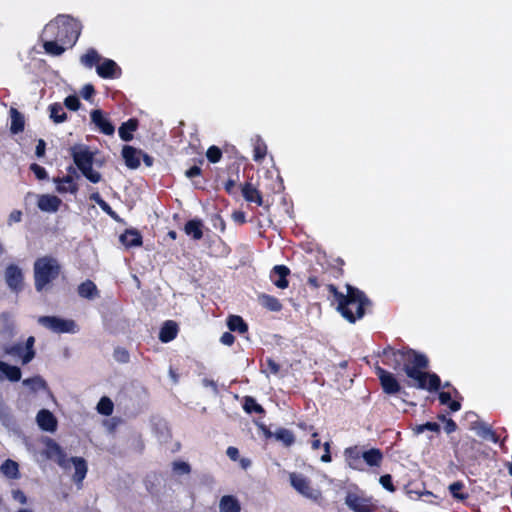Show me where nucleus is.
Here are the masks:
<instances>
[{
	"label": "nucleus",
	"mask_w": 512,
	"mask_h": 512,
	"mask_svg": "<svg viewBox=\"0 0 512 512\" xmlns=\"http://www.w3.org/2000/svg\"><path fill=\"white\" fill-rule=\"evenodd\" d=\"M384 354L394 369L403 368L409 378V385L418 389L433 391L440 386V378L436 374L425 372L428 359L415 351H395L391 348Z\"/></svg>",
	"instance_id": "1"
},
{
	"label": "nucleus",
	"mask_w": 512,
	"mask_h": 512,
	"mask_svg": "<svg viewBox=\"0 0 512 512\" xmlns=\"http://www.w3.org/2000/svg\"><path fill=\"white\" fill-rule=\"evenodd\" d=\"M331 291L334 294L337 309L345 319L353 323L364 316L369 300L363 292L350 285L346 286V294L338 292L333 286H331Z\"/></svg>",
	"instance_id": "2"
},
{
	"label": "nucleus",
	"mask_w": 512,
	"mask_h": 512,
	"mask_svg": "<svg viewBox=\"0 0 512 512\" xmlns=\"http://www.w3.org/2000/svg\"><path fill=\"white\" fill-rule=\"evenodd\" d=\"M44 454L48 459L55 461L65 471H68L71 466H73L74 473L72 475V479L78 488H81L88 470L87 463L84 458H68L64 450L52 439L47 440Z\"/></svg>",
	"instance_id": "3"
},
{
	"label": "nucleus",
	"mask_w": 512,
	"mask_h": 512,
	"mask_svg": "<svg viewBox=\"0 0 512 512\" xmlns=\"http://www.w3.org/2000/svg\"><path fill=\"white\" fill-rule=\"evenodd\" d=\"M80 30L81 26L76 20L66 15H59L45 26L42 39L54 38L62 45L72 47L80 35Z\"/></svg>",
	"instance_id": "4"
},
{
	"label": "nucleus",
	"mask_w": 512,
	"mask_h": 512,
	"mask_svg": "<svg viewBox=\"0 0 512 512\" xmlns=\"http://www.w3.org/2000/svg\"><path fill=\"white\" fill-rule=\"evenodd\" d=\"M70 154L77 168L92 183H99L102 176L93 169L95 152L84 144H76L70 148Z\"/></svg>",
	"instance_id": "5"
},
{
	"label": "nucleus",
	"mask_w": 512,
	"mask_h": 512,
	"mask_svg": "<svg viewBox=\"0 0 512 512\" xmlns=\"http://www.w3.org/2000/svg\"><path fill=\"white\" fill-rule=\"evenodd\" d=\"M60 273V265L52 257H42L34 263L35 288L41 292L46 286L55 280Z\"/></svg>",
	"instance_id": "6"
},
{
	"label": "nucleus",
	"mask_w": 512,
	"mask_h": 512,
	"mask_svg": "<svg viewBox=\"0 0 512 512\" xmlns=\"http://www.w3.org/2000/svg\"><path fill=\"white\" fill-rule=\"evenodd\" d=\"M34 345L35 338L29 336L24 343L17 342L12 345L4 346L3 351L6 355L17 358L22 365H26L30 363L36 355Z\"/></svg>",
	"instance_id": "7"
},
{
	"label": "nucleus",
	"mask_w": 512,
	"mask_h": 512,
	"mask_svg": "<svg viewBox=\"0 0 512 512\" xmlns=\"http://www.w3.org/2000/svg\"><path fill=\"white\" fill-rule=\"evenodd\" d=\"M291 486L307 499L317 501L321 497L320 490L311 485L310 480L303 474L292 472L289 474Z\"/></svg>",
	"instance_id": "8"
},
{
	"label": "nucleus",
	"mask_w": 512,
	"mask_h": 512,
	"mask_svg": "<svg viewBox=\"0 0 512 512\" xmlns=\"http://www.w3.org/2000/svg\"><path fill=\"white\" fill-rule=\"evenodd\" d=\"M38 323L55 333H76L77 325L73 320H66L55 316H41Z\"/></svg>",
	"instance_id": "9"
},
{
	"label": "nucleus",
	"mask_w": 512,
	"mask_h": 512,
	"mask_svg": "<svg viewBox=\"0 0 512 512\" xmlns=\"http://www.w3.org/2000/svg\"><path fill=\"white\" fill-rule=\"evenodd\" d=\"M345 504L353 512H375L376 506L372 500L357 493L349 492L345 497Z\"/></svg>",
	"instance_id": "10"
},
{
	"label": "nucleus",
	"mask_w": 512,
	"mask_h": 512,
	"mask_svg": "<svg viewBox=\"0 0 512 512\" xmlns=\"http://www.w3.org/2000/svg\"><path fill=\"white\" fill-rule=\"evenodd\" d=\"M4 278L7 286L14 292L23 288V273L19 266L10 264L5 269Z\"/></svg>",
	"instance_id": "11"
},
{
	"label": "nucleus",
	"mask_w": 512,
	"mask_h": 512,
	"mask_svg": "<svg viewBox=\"0 0 512 512\" xmlns=\"http://www.w3.org/2000/svg\"><path fill=\"white\" fill-rule=\"evenodd\" d=\"M376 374L381 381L384 392L388 394H395L400 391V385L393 374L381 367L376 368Z\"/></svg>",
	"instance_id": "12"
},
{
	"label": "nucleus",
	"mask_w": 512,
	"mask_h": 512,
	"mask_svg": "<svg viewBox=\"0 0 512 512\" xmlns=\"http://www.w3.org/2000/svg\"><path fill=\"white\" fill-rule=\"evenodd\" d=\"M0 333L6 338H12L17 334L16 321L12 314L8 312L0 314Z\"/></svg>",
	"instance_id": "13"
},
{
	"label": "nucleus",
	"mask_w": 512,
	"mask_h": 512,
	"mask_svg": "<svg viewBox=\"0 0 512 512\" xmlns=\"http://www.w3.org/2000/svg\"><path fill=\"white\" fill-rule=\"evenodd\" d=\"M36 421L38 426L47 432H54L57 428L55 416L47 409H42L37 413Z\"/></svg>",
	"instance_id": "14"
},
{
	"label": "nucleus",
	"mask_w": 512,
	"mask_h": 512,
	"mask_svg": "<svg viewBox=\"0 0 512 512\" xmlns=\"http://www.w3.org/2000/svg\"><path fill=\"white\" fill-rule=\"evenodd\" d=\"M290 270L284 265H276L270 273V279L274 285L280 289L288 287V281L286 277L289 275Z\"/></svg>",
	"instance_id": "15"
},
{
	"label": "nucleus",
	"mask_w": 512,
	"mask_h": 512,
	"mask_svg": "<svg viewBox=\"0 0 512 512\" xmlns=\"http://www.w3.org/2000/svg\"><path fill=\"white\" fill-rule=\"evenodd\" d=\"M96 71L102 78H115L120 74L119 67L111 59H105L101 64L97 65Z\"/></svg>",
	"instance_id": "16"
},
{
	"label": "nucleus",
	"mask_w": 512,
	"mask_h": 512,
	"mask_svg": "<svg viewBox=\"0 0 512 512\" xmlns=\"http://www.w3.org/2000/svg\"><path fill=\"white\" fill-rule=\"evenodd\" d=\"M91 121L106 135H112L115 131L114 126L103 116L101 110L91 112Z\"/></svg>",
	"instance_id": "17"
},
{
	"label": "nucleus",
	"mask_w": 512,
	"mask_h": 512,
	"mask_svg": "<svg viewBox=\"0 0 512 512\" xmlns=\"http://www.w3.org/2000/svg\"><path fill=\"white\" fill-rule=\"evenodd\" d=\"M61 200L54 195L44 194L38 199V208L44 212L53 213L59 209Z\"/></svg>",
	"instance_id": "18"
},
{
	"label": "nucleus",
	"mask_w": 512,
	"mask_h": 512,
	"mask_svg": "<svg viewBox=\"0 0 512 512\" xmlns=\"http://www.w3.org/2000/svg\"><path fill=\"white\" fill-rule=\"evenodd\" d=\"M5 379L11 382L19 381L21 379V370L17 366L0 361V381Z\"/></svg>",
	"instance_id": "19"
},
{
	"label": "nucleus",
	"mask_w": 512,
	"mask_h": 512,
	"mask_svg": "<svg viewBox=\"0 0 512 512\" xmlns=\"http://www.w3.org/2000/svg\"><path fill=\"white\" fill-rule=\"evenodd\" d=\"M142 151L137 150L131 146H124L122 149V156L125 160V164L130 169H136L140 166V157Z\"/></svg>",
	"instance_id": "20"
},
{
	"label": "nucleus",
	"mask_w": 512,
	"mask_h": 512,
	"mask_svg": "<svg viewBox=\"0 0 512 512\" xmlns=\"http://www.w3.org/2000/svg\"><path fill=\"white\" fill-rule=\"evenodd\" d=\"M0 471L8 479L16 480L20 478L19 465L14 460H5L0 466Z\"/></svg>",
	"instance_id": "21"
},
{
	"label": "nucleus",
	"mask_w": 512,
	"mask_h": 512,
	"mask_svg": "<svg viewBox=\"0 0 512 512\" xmlns=\"http://www.w3.org/2000/svg\"><path fill=\"white\" fill-rule=\"evenodd\" d=\"M10 131L12 134H18L24 130V116L16 109H10Z\"/></svg>",
	"instance_id": "22"
},
{
	"label": "nucleus",
	"mask_w": 512,
	"mask_h": 512,
	"mask_svg": "<svg viewBox=\"0 0 512 512\" xmlns=\"http://www.w3.org/2000/svg\"><path fill=\"white\" fill-rule=\"evenodd\" d=\"M78 294L83 298L93 300L99 296V291L92 281L86 280L78 286Z\"/></svg>",
	"instance_id": "23"
},
{
	"label": "nucleus",
	"mask_w": 512,
	"mask_h": 512,
	"mask_svg": "<svg viewBox=\"0 0 512 512\" xmlns=\"http://www.w3.org/2000/svg\"><path fill=\"white\" fill-rule=\"evenodd\" d=\"M54 182L57 184L56 185V190L57 192L59 193H76L78 187L76 185V183L74 182L73 178L71 176H66L64 178H57V179H54Z\"/></svg>",
	"instance_id": "24"
},
{
	"label": "nucleus",
	"mask_w": 512,
	"mask_h": 512,
	"mask_svg": "<svg viewBox=\"0 0 512 512\" xmlns=\"http://www.w3.org/2000/svg\"><path fill=\"white\" fill-rule=\"evenodd\" d=\"M219 510L220 512H240L241 507L235 497L226 495L220 499Z\"/></svg>",
	"instance_id": "25"
},
{
	"label": "nucleus",
	"mask_w": 512,
	"mask_h": 512,
	"mask_svg": "<svg viewBox=\"0 0 512 512\" xmlns=\"http://www.w3.org/2000/svg\"><path fill=\"white\" fill-rule=\"evenodd\" d=\"M472 429L476 432L478 436L485 440L492 441L496 443L498 441V438L496 434L492 431V429L482 422H476Z\"/></svg>",
	"instance_id": "26"
},
{
	"label": "nucleus",
	"mask_w": 512,
	"mask_h": 512,
	"mask_svg": "<svg viewBox=\"0 0 512 512\" xmlns=\"http://www.w3.org/2000/svg\"><path fill=\"white\" fill-rule=\"evenodd\" d=\"M177 335V325L173 321H167L160 330L159 338L167 343L173 340Z\"/></svg>",
	"instance_id": "27"
},
{
	"label": "nucleus",
	"mask_w": 512,
	"mask_h": 512,
	"mask_svg": "<svg viewBox=\"0 0 512 512\" xmlns=\"http://www.w3.org/2000/svg\"><path fill=\"white\" fill-rule=\"evenodd\" d=\"M43 41L44 50L50 55L59 56L65 51V45H62L54 38L43 39Z\"/></svg>",
	"instance_id": "28"
},
{
	"label": "nucleus",
	"mask_w": 512,
	"mask_h": 512,
	"mask_svg": "<svg viewBox=\"0 0 512 512\" xmlns=\"http://www.w3.org/2000/svg\"><path fill=\"white\" fill-rule=\"evenodd\" d=\"M185 232L195 240H199L203 236L202 222L200 220H190L185 225Z\"/></svg>",
	"instance_id": "29"
},
{
	"label": "nucleus",
	"mask_w": 512,
	"mask_h": 512,
	"mask_svg": "<svg viewBox=\"0 0 512 512\" xmlns=\"http://www.w3.org/2000/svg\"><path fill=\"white\" fill-rule=\"evenodd\" d=\"M120 241L126 247L140 246L142 243L141 236L137 231H126L120 236Z\"/></svg>",
	"instance_id": "30"
},
{
	"label": "nucleus",
	"mask_w": 512,
	"mask_h": 512,
	"mask_svg": "<svg viewBox=\"0 0 512 512\" xmlns=\"http://www.w3.org/2000/svg\"><path fill=\"white\" fill-rule=\"evenodd\" d=\"M258 300L263 307L267 308L270 311L277 312L280 311L282 308L280 301L274 296L262 294L259 296Z\"/></svg>",
	"instance_id": "31"
},
{
	"label": "nucleus",
	"mask_w": 512,
	"mask_h": 512,
	"mask_svg": "<svg viewBox=\"0 0 512 512\" xmlns=\"http://www.w3.org/2000/svg\"><path fill=\"white\" fill-rule=\"evenodd\" d=\"M137 128V121L135 119H130L127 122L123 123L119 128V136L124 141H130L133 136L132 132Z\"/></svg>",
	"instance_id": "32"
},
{
	"label": "nucleus",
	"mask_w": 512,
	"mask_h": 512,
	"mask_svg": "<svg viewBox=\"0 0 512 512\" xmlns=\"http://www.w3.org/2000/svg\"><path fill=\"white\" fill-rule=\"evenodd\" d=\"M362 458L369 466H379L383 455L379 449L373 448L363 452Z\"/></svg>",
	"instance_id": "33"
},
{
	"label": "nucleus",
	"mask_w": 512,
	"mask_h": 512,
	"mask_svg": "<svg viewBox=\"0 0 512 512\" xmlns=\"http://www.w3.org/2000/svg\"><path fill=\"white\" fill-rule=\"evenodd\" d=\"M22 384L27 386L32 392L47 389V383L41 376H34L23 380Z\"/></svg>",
	"instance_id": "34"
},
{
	"label": "nucleus",
	"mask_w": 512,
	"mask_h": 512,
	"mask_svg": "<svg viewBox=\"0 0 512 512\" xmlns=\"http://www.w3.org/2000/svg\"><path fill=\"white\" fill-rule=\"evenodd\" d=\"M227 326L231 331L245 333L248 330L247 324L237 315H231L227 320Z\"/></svg>",
	"instance_id": "35"
},
{
	"label": "nucleus",
	"mask_w": 512,
	"mask_h": 512,
	"mask_svg": "<svg viewBox=\"0 0 512 512\" xmlns=\"http://www.w3.org/2000/svg\"><path fill=\"white\" fill-rule=\"evenodd\" d=\"M242 193L244 198L249 202H255L259 206L263 204L262 197L258 190L254 188L251 184H246L243 189Z\"/></svg>",
	"instance_id": "36"
},
{
	"label": "nucleus",
	"mask_w": 512,
	"mask_h": 512,
	"mask_svg": "<svg viewBox=\"0 0 512 512\" xmlns=\"http://www.w3.org/2000/svg\"><path fill=\"white\" fill-rule=\"evenodd\" d=\"M50 118L55 123H62L66 120V112L64 108L59 103H54L49 106Z\"/></svg>",
	"instance_id": "37"
},
{
	"label": "nucleus",
	"mask_w": 512,
	"mask_h": 512,
	"mask_svg": "<svg viewBox=\"0 0 512 512\" xmlns=\"http://www.w3.org/2000/svg\"><path fill=\"white\" fill-rule=\"evenodd\" d=\"M101 60V56L95 49H89L84 55L81 56L80 62L87 68L92 66Z\"/></svg>",
	"instance_id": "38"
},
{
	"label": "nucleus",
	"mask_w": 512,
	"mask_h": 512,
	"mask_svg": "<svg viewBox=\"0 0 512 512\" xmlns=\"http://www.w3.org/2000/svg\"><path fill=\"white\" fill-rule=\"evenodd\" d=\"M113 402L108 397H102L97 404V411L105 416H109L113 413Z\"/></svg>",
	"instance_id": "39"
},
{
	"label": "nucleus",
	"mask_w": 512,
	"mask_h": 512,
	"mask_svg": "<svg viewBox=\"0 0 512 512\" xmlns=\"http://www.w3.org/2000/svg\"><path fill=\"white\" fill-rule=\"evenodd\" d=\"M243 408L249 414H251V413L261 414L264 412V409L262 408V406L259 405L256 402V400L250 396L245 397Z\"/></svg>",
	"instance_id": "40"
},
{
	"label": "nucleus",
	"mask_w": 512,
	"mask_h": 512,
	"mask_svg": "<svg viewBox=\"0 0 512 512\" xmlns=\"http://www.w3.org/2000/svg\"><path fill=\"white\" fill-rule=\"evenodd\" d=\"M267 153V146L262 141V139L257 138L255 144H254V155L253 158L255 161H261Z\"/></svg>",
	"instance_id": "41"
},
{
	"label": "nucleus",
	"mask_w": 512,
	"mask_h": 512,
	"mask_svg": "<svg viewBox=\"0 0 512 512\" xmlns=\"http://www.w3.org/2000/svg\"><path fill=\"white\" fill-rule=\"evenodd\" d=\"M275 437L282 441L285 445L289 446L294 442L293 434L287 429H280L276 431Z\"/></svg>",
	"instance_id": "42"
},
{
	"label": "nucleus",
	"mask_w": 512,
	"mask_h": 512,
	"mask_svg": "<svg viewBox=\"0 0 512 512\" xmlns=\"http://www.w3.org/2000/svg\"><path fill=\"white\" fill-rule=\"evenodd\" d=\"M345 455L348 461V464L352 468H357V463L359 461V453L356 448H348L345 450Z\"/></svg>",
	"instance_id": "43"
},
{
	"label": "nucleus",
	"mask_w": 512,
	"mask_h": 512,
	"mask_svg": "<svg viewBox=\"0 0 512 512\" xmlns=\"http://www.w3.org/2000/svg\"><path fill=\"white\" fill-rule=\"evenodd\" d=\"M462 488H463V483L459 482V481L454 482L449 485V491L451 492V494L453 495L454 498L459 499V500H464L467 498L466 494L459 493V491Z\"/></svg>",
	"instance_id": "44"
},
{
	"label": "nucleus",
	"mask_w": 512,
	"mask_h": 512,
	"mask_svg": "<svg viewBox=\"0 0 512 512\" xmlns=\"http://www.w3.org/2000/svg\"><path fill=\"white\" fill-rule=\"evenodd\" d=\"M208 160L212 163H217L222 156L221 150L216 146H211L206 153Z\"/></svg>",
	"instance_id": "45"
},
{
	"label": "nucleus",
	"mask_w": 512,
	"mask_h": 512,
	"mask_svg": "<svg viewBox=\"0 0 512 512\" xmlns=\"http://www.w3.org/2000/svg\"><path fill=\"white\" fill-rule=\"evenodd\" d=\"M64 104L68 109L73 110V111L78 110V108L80 106L79 99L74 95H70V96L66 97Z\"/></svg>",
	"instance_id": "46"
},
{
	"label": "nucleus",
	"mask_w": 512,
	"mask_h": 512,
	"mask_svg": "<svg viewBox=\"0 0 512 512\" xmlns=\"http://www.w3.org/2000/svg\"><path fill=\"white\" fill-rule=\"evenodd\" d=\"M173 470L178 474H188L190 472V466L186 462H175L173 464Z\"/></svg>",
	"instance_id": "47"
},
{
	"label": "nucleus",
	"mask_w": 512,
	"mask_h": 512,
	"mask_svg": "<svg viewBox=\"0 0 512 512\" xmlns=\"http://www.w3.org/2000/svg\"><path fill=\"white\" fill-rule=\"evenodd\" d=\"M30 169L33 171V173L38 179L43 180L47 178V172L45 168L41 167L40 165L33 163L30 166Z\"/></svg>",
	"instance_id": "48"
},
{
	"label": "nucleus",
	"mask_w": 512,
	"mask_h": 512,
	"mask_svg": "<svg viewBox=\"0 0 512 512\" xmlns=\"http://www.w3.org/2000/svg\"><path fill=\"white\" fill-rule=\"evenodd\" d=\"M379 482L388 491L393 492L395 490L392 484V478L389 474L381 476Z\"/></svg>",
	"instance_id": "49"
},
{
	"label": "nucleus",
	"mask_w": 512,
	"mask_h": 512,
	"mask_svg": "<svg viewBox=\"0 0 512 512\" xmlns=\"http://www.w3.org/2000/svg\"><path fill=\"white\" fill-rule=\"evenodd\" d=\"M22 219V212L20 210H14L9 214L7 224L11 226L14 223L20 222Z\"/></svg>",
	"instance_id": "50"
},
{
	"label": "nucleus",
	"mask_w": 512,
	"mask_h": 512,
	"mask_svg": "<svg viewBox=\"0 0 512 512\" xmlns=\"http://www.w3.org/2000/svg\"><path fill=\"white\" fill-rule=\"evenodd\" d=\"M424 430H430V431L436 432L439 430V425L437 423L427 422L423 425H420L417 428L418 433H422Z\"/></svg>",
	"instance_id": "51"
},
{
	"label": "nucleus",
	"mask_w": 512,
	"mask_h": 512,
	"mask_svg": "<svg viewBox=\"0 0 512 512\" xmlns=\"http://www.w3.org/2000/svg\"><path fill=\"white\" fill-rule=\"evenodd\" d=\"M12 496H13L14 500L18 501L21 504H25L27 502V498H26L25 494L19 489L13 490Z\"/></svg>",
	"instance_id": "52"
},
{
	"label": "nucleus",
	"mask_w": 512,
	"mask_h": 512,
	"mask_svg": "<svg viewBox=\"0 0 512 512\" xmlns=\"http://www.w3.org/2000/svg\"><path fill=\"white\" fill-rule=\"evenodd\" d=\"M323 448H324V454L321 456V461L322 462H325V463H329L331 462V455H330V443L329 442H325L323 444Z\"/></svg>",
	"instance_id": "53"
},
{
	"label": "nucleus",
	"mask_w": 512,
	"mask_h": 512,
	"mask_svg": "<svg viewBox=\"0 0 512 512\" xmlns=\"http://www.w3.org/2000/svg\"><path fill=\"white\" fill-rule=\"evenodd\" d=\"M93 94H94V88L90 84L85 85L81 91L82 97L86 100H89Z\"/></svg>",
	"instance_id": "54"
},
{
	"label": "nucleus",
	"mask_w": 512,
	"mask_h": 512,
	"mask_svg": "<svg viewBox=\"0 0 512 512\" xmlns=\"http://www.w3.org/2000/svg\"><path fill=\"white\" fill-rule=\"evenodd\" d=\"M267 368L269 373L271 374H277L280 370V366L272 359H267Z\"/></svg>",
	"instance_id": "55"
},
{
	"label": "nucleus",
	"mask_w": 512,
	"mask_h": 512,
	"mask_svg": "<svg viewBox=\"0 0 512 512\" xmlns=\"http://www.w3.org/2000/svg\"><path fill=\"white\" fill-rule=\"evenodd\" d=\"M234 340V336L229 332H225L220 338L221 343L227 346L232 345L234 343Z\"/></svg>",
	"instance_id": "56"
},
{
	"label": "nucleus",
	"mask_w": 512,
	"mask_h": 512,
	"mask_svg": "<svg viewBox=\"0 0 512 512\" xmlns=\"http://www.w3.org/2000/svg\"><path fill=\"white\" fill-rule=\"evenodd\" d=\"M45 146H46L45 141L40 139L38 141V144H37L36 150H35V153H36L37 157H43L44 156V154H45Z\"/></svg>",
	"instance_id": "57"
},
{
	"label": "nucleus",
	"mask_w": 512,
	"mask_h": 512,
	"mask_svg": "<svg viewBox=\"0 0 512 512\" xmlns=\"http://www.w3.org/2000/svg\"><path fill=\"white\" fill-rule=\"evenodd\" d=\"M202 385L206 388H211L214 394H217L218 390L215 381L205 378L202 380Z\"/></svg>",
	"instance_id": "58"
},
{
	"label": "nucleus",
	"mask_w": 512,
	"mask_h": 512,
	"mask_svg": "<svg viewBox=\"0 0 512 512\" xmlns=\"http://www.w3.org/2000/svg\"><path fill=\"white\" fill-rule=\"evenodd\" d=\"M226 454L231 460L235 461L239 456V451L236 447L230 446L227 448Z\"/></svg>",
	"instance_id": "59"
},
{
	"label": "nucleus",
	"mask_w": 512,
	"mask_h": 512,
	"mask_svg": "<svg viewBox=\"0 0 512 512\" xmlns=\"http://www.w3.org/2000/svg\"><path fill=\"white\" fill-rule=\"evenodd\" d=\"M201 169L198 166H193L185 172L186 177L193 178L200 175Z\"/></svg>",
	"instance_id": "60"
},
{
	"label": "nucleus",
	"mask_w": 512,
	"mask_h": 512,
	"mask_svg": "<svg viewBox=\"0 0 512 512\" xmlns=\"http://www.w3.org/2000/svg\"><path fill=\"white\" fill-rule=\"evenodd\" d=\"M99 207L104 211L106 212L108 215L114 217L115 216V212L111 209V207L109 206V204L107 202H105L104 200L99 204Z\"/></svg>",
	"instance_id": "61"
},
{
	"label": "nucleus",
	"mask_w": 512,
	"mask_h": 512,
	"mask_svg": "<svg viewBox=\"0 0 512 512\" xmlns=\"http://www.w3.org/2000/svg\"><path fill=\"white\" fill-rule=\"evenodd\" d=\"M439 400L442 404H449L451 401V395L448 392H441L439 394Z\"/></svg>",
	"instance_id": "62"
},
{
	"label": "nucleus",
	"mask_w": 512,
	"mask_h": 512,
	"mask_svg": "<svg viewBox=\"0 0 512 512\" xmlns=\"http://www.w3.org/2000/svg\"><path fill=\"white\" fill-rule=\"evenodd\" d=\"M455 430H456V423L452 419L447 420L446 425H445V431L449 434V433L454 432Z\"/></svg>",
	"instance_id": "63"
},
{
	"label": "nucleus",
	"mask_w": 512,
	"mask_h": 512,
	"mask_svg": "<svg viewBox=\"0 0 512 512\" xmlns=\"http://www.w3.org/2000/svg\"><path fill=\"white\" fill-rule=\"evenodd\" d=\"M312 437H313V440L311 441V447H312L313 450H317V449H319L321 447V442H320L319 439L316 438L317 437V433L316 432H314L312 434Z\"/></svg>",
	"instance_id": "64"
}]
</instances>
